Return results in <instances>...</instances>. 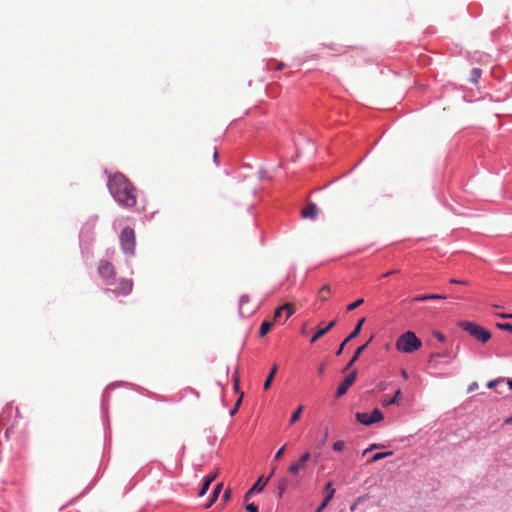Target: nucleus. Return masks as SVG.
<instances>
[{
    "mask_svg": "<svg viewBox=\"0 0 512 512\" xmlns=\"http://www.w3.org/2000/svg\"><path fill=\"white\" fill-rule=\"evenodd\" d=\"M286 487H287V483H286V480H282L279 485H278V494H279V497L281 498L286 490Z\"/></svg>",
    "mask_w": 512,
    "mask_h": 512,
    "instance_id": "nucleus-30",
    "label": "nucleus"
},
{
    "mask_svg": "<svg viewBox=\"0 0 512 512\" xmlns=\"http://www.w3.org/2000/svg\"><path fill=\"white\" fill-rule=\"evenodd\" d=\"M373 337H371L369 340H367V342L365 344H367V346L369 345V343L372 341Z\"/></svg>",
    "mask_w": 512,
    "mask_h": 512,
    "instance_id": "nucleus-57",
    "label": "nucleus"
},
{
    "mask_svg": "<svg viewBox=\"0 0 512 512\" xmlns=\"http://www.w3.org/2000/svg\"><path fill=\"white\" fill-rule=\"evenodd\" d=\"M284 451H285V445H284V446H282V447H281V448H280V449L275 453L274 459H275V460H279V459L282 457V455H283Z\"/></svg>",
    "mask_w": 512,
    "mask_h": 512,
    "instance_id": "nucleus-37",
    "label": "nucleus"
},
{
    "mask_svg": "<svg viewBox=\"0 0 512 512\" xmlns=\"http://www.w3.org/2000/svg\"><path fill=\"white\" fill-rule=\"evenodd\" d=\"M446 296L442 294H424V295H418V301H425V300H431V299H445Z\"/></svg>",
    "mask_w": 512,
    "mask_h": 512,
    "instance_id": "nucleus-22",
    "label": "nucleus"
},
{
    "mask_svg": "<svg viewBox=\"0 0 512 512\" xmlns=\"http://www.w3.org/2000/svg\"><path fill=\"white\" fill-rule=\"evenodd\" d=\"M231 496V490L228 488L223 495V501L227 502L230 499Z\"/></svg>",
    "mask_w": 512,
    "mask_h": 512,
    "instance_id": "nucleus-40",
    "label": "nucleus"
},
{
    "mask_svg": "<svg viewBox=\"0 0 512 512\" xmlns=\"http://www.w3.org/2000/svg\"><path fill=\"white\" fill-rule=\"evenodd\" d=\"M305 468H306V465L304 463H302L300 460H298L289 466L288 472L292 475H298Z\"/></svg>",
    "mask_w": 512,
    "mask_h": 512,
    "instance_id": "nucleus-16",
    "label": "nucleus"
},
{
    "mask_svg": "<svg viewBox=\"0 0 512 512\" xmlns=\"http://www.w3.org/2000/svg\"><path fill=\"white\" fill-rule=\"evenodd\" d=\"M283 67H284V64H283V63H279V64L277 65L276 69H277V70H281V69H283Z\"/></svg>",
    "mask_w": 512,
    "mask_h": 512,
    "instance_id": "nucleus-52",
    "label": "nucleus"
},
{
    "mask_svg": "<svg viewBox=\"0 0 512 512\" xmlns=\"http://www.w3.org/2000/svg\"><path fill=\"white\" fill-rule=\"evenodd\" d=\"M246 510L249 512H258V507L254 503H249L246 505Z\"/></svg>",
    "mask_w": 512,
    "mask_h": 512,
    "instance_id": "nucleus-35",
    "label": "nucleus"
},
{
    "mask_svg": "<svg viewBox=\"0 0 512 512\" xmlns=\"http://www.w3.org/2000/svg\"><path fill=\"white\" fill-rule=\"evenodd\" d=\"M500 317L504 318V319H512V314H501Z\"/></svg>",
    "mask_w": 512,
    "mask_h": 512,
    "instance_id": "nucleus-48",
    "label": "nucleus"
},
{
    "mask_svg": "<svg viewBox=\"0 0 512 512\" xmlns=\"http://www.w3.org/2000/svg\"><path fill=\"white\" fill-rule=\"evenodd\" d=\"M235 388L238 389L239 378L237 375L234 377Z\"/></svg>",
    "mask_w": 512,
    "mask_h": 512,
    "instance_id": "nucleus-51",
    "label": "nucleus"
},
{
    "mask_svg": "<svg viewBox=\"0 0 512 512\" xmlns=\"http://www.w3.org/2000/svg\"><path fill=\"white\" fill-rule=\"evenodd\" d=\"M454 358L455 355L450 350L433 353L429 358L428 365L430 369L438 370L441 368V365L450 364Z\"/></svg>",
    "mask_w": 512,
    "mask_h": 512,
    "instance_id": "nucleus-5",
    "label": "nucleus"
},
{
    "mask_svg": "<svg viewBox=\"0 0 512 512\" xmlns=\"http://www.w3.org/2000/svg\"><path fill=\"white\" fill-rule=\"evenodd\" d=\"M222 489H223V483L222 482L218 483L215 486V488L213 490V493H212V495H211V497L209 499V502L205 506L206 508L211 507L213 505V503L216 502V500H217V498H218V496H219V494H220Z\"/></svg>",
    "mask_w": 512,
    "mask_h": 512,
    "instance_id": "nucleus-17",
    "label": "nucleus"
},
{
    "mask_svg": "<svg viewBox=\"0 0 512 512\" xmlns=\"http://www.w3.org/2000/svg\"><path fill=\"white\" fill-rule=\"evenodd\" d=\"M325 491L327 492V495H326V497L324 499H322V503L316 509L315 512H322L328 506V504L331 501V499L334 497L335 489L332 487V482L331 481L326 484Z\"/></svg>",
    "mask_w": 512,
    "mask_h": 512,
    "instance_id": "nucleus-11",
    "label": "nucleus"
},
{
    "mask_svg": "<svg viewBox=\"0 0 512 512\" xmlns=\"http://www.w3.org/2000/svg\"><path fill=\"white\" fill-rule=\"evenodd\" d=\"M400 394H401L400 390H397L393 397H390V399H384L382 401V406L386 407V406H390L392 404H396Z\"/></svg>",
    "mask_w": 512,
    "mask_h": 512,
    "instance_id": "nucleus-23",
    "label": "nucleus"
},
{
    "mask_svg": "<svg viewBox=\"0 0 512 512\" xmlns=\"http://www.w3.org/2000/svg\"><path fill=\"white\" fill-rule=\"evenodd\" d=\"M268 479H264L263 476H261L256 483L245 493L244 500L247 502L251 498V496L254 493H259L263 490L265 485L267 484Z\"/></svg>",
    "mask_w": 512,
    "mask_h": 512,
    "instance_id": "nucleus-10",
    "label": "nucleus"
},
{
    "mask_svg": "<svg viewBox=\"0 0 512 512\" xmlns=\"http://www.w3.org/2000/svg\"><path fill=\"white\" fill-rule=\"evenodd\" d=\"M417 63H418V65L425 64V59L422 56H418Z\"/></svg>",
    "mask_w": 512,
    "mask_h": 512,
    "instance_id": "nucleus-44",
    "label": "nucleus"
},
{
    "mask_svg": "<svg viewBox=\"0 0 512 512\" xmlns=\"http://www.w3.org/2000/svg\"><path fill=\"white\" fill-rule=\"evenodd\" d=\"M422 346L421 340L418 339V349Z\"/></svg>",
    "mask_w": 512,
    "mask_h": 512,
    "instance_id": "nucleus-56",
    "label": "nucleus"
},
{
    "mask_svg": "<svg viewBox=\"0 0 512 512\" xmlns=\"http://www.w3.org/2000/svg\"><path fill=\"white\" fill-rule=\"evenodd\" d=\"M310 459V453L309 452H306L304 453L300 458L299 460L304 463L305 465L307 464L308 460Z\"/></svg>",
    "mask_w": 512,
    "mask_h": 512,
    "instance_id": "nucleus-38",
    "label": "nucleus"
},
{
    "mask_svg": "<svg viewBox=\"0 0 512 512\" xmlns=\"http://www.w3.org/2000/svg\"><path fill=\"white\" fill-rule=\"evenodd\" d=\"M392 455V452L391 451H388V452H378L376 454L373 455V457L371 458V460L369 461L370 463H374V462H377L381 459H384L388 456H391Z\"/></svg>",
    "mask_w": 512,
    "mask_h": 512,
    "instance_id": "nucleus-25",
    "label": "nucleus"
},
{
    "mask_svg": "<svg viewBox=\"0 0 512 512\" xmlns=\"http://www.w3.org/2000/svg\"><path fill=\"white\" fill-rule=\"evenodd\" d=\"M503 380L502 379H494V380H491L487 383V387L488 388H494L497 384L501 383Z\"/></svg>",
    "mask_w": 512,
    "mask_h": 512,
    "instance_id": "nucleus-34",
    "label": "nucleus"
},
{
    "mask_svg": "<svg viewBox=\"0 0 512 512\" xmlns=\"http://www.w3.org/2000/svg\"><path fill=\"white\" fill-rule=\"evenodd\" d=\"M481 77V70L479 68H473L471 70L470 80L472 83L476 84Z\"/></svg>",
    "mask_w": 512,
    "mask_h": 512,
    "instance_id": "nucleus-26",
    "label": "nucleus"
},
{
    "mask_svg": "<svg viewBox=\"0 0 512 512\" xmlns=\"http://www.w3.org/2000/svg\"><path fill=\"white\" fill-rule=\"evenodd\" d=\"M504 424L505 425H512V416L506 418L505 421H504Z\"/></svg>",
    "mask_w": 512,
    "mask_h": 512,
    "instance_id": "nucleus-45",
    "label": "nucleus"
},
{
    "mask_svg": "<svg viewBox=\"0 0 512 512\" xmlns=\"http://www.w3.org/2000/svg\"><path fill=\"white\" fill-rule=\"evenodd\" d=\"M277 370H278V365L274 364L264 382V385H263L264 390H268L271 387V384H272L273 379L277 373Z\"/></svg>",
    "mask_w": 512,
    "mask_h": 512,
    "instance_id": "nucleus-15",
    "label": "nucleus"
},
{
    "mask_svg": "<svg viewBox=\"0 0 512 512\" xmlns=\"http://www.w3.org/2000/svg\"><path fill=\"white\" fill-rule=\"evenodd\" d=\"M392 272H389V273H385L383 276L386 277L388 275H390Z\"/></svg>",
    "mask_w": 512,
    "mask_h": 512,
    "instance_id": "nucleus-58",
    "label": "nucleus"
},
{
    "mask_svg": "<svg viewBox=\"0 0 512 512\" xmlns=\"http://www.w3.org/2000/svg\"><path fill=\"white\" fill-rule=\"evenodd\" d=\"M459 326L482 343H486L491 338V333L489 330L473 322L462 321L459 323Z\"/></svg>",
    "mask_w": 512,
    "mask_h": 512,
    "instance_id": "nucleus-2",
    "label": "nucleus"
},
{
    "mask_svg": "<svg viewBox=\"0 0 512 512\" xmlns=\"http://www.w3.org/2000/svg\"><path fill=\"white\" fill-rule=\"evenodd\" d=\"M304 409V406L303 405H300L296 411L291 415V418H290V424L293 425L294 423H296L300 417H301V413Z\"/></svg>",
    "mask_w": 512,
    "mask_h": 512,
    "instance_id": "nucleus-24",
    "label": "nucleus"
},
{
    "mask_svg": "<svg viewBox=\"0 0 512 512\" xmlns=\"http://www.w3.org/2000/svg\"><path fill=\"white\" fill-rule=\"evenodd\" d=\"M451 283L465 284L466 282L463 280L451 279Z\"/></svg>",
    "mask_w": 512,
    "mask_h": 512,
    "instance_id": "nucleus-46",
    "label": "nucleus"
},
{
    "mask_svg": "<svg viewBox=\"0 0 512 512\" xmlns=\"http://www.w3.org/2000/svg\"><path fill=\"white\" fill-rule=\"evenodd\" d=\"M477 389H478V383L477 382H473V383H471L469 385L468 392L470 393V392H473V391H475Z\"/></svg>",
    "mask_w": 512,
    "mask_h": 512,
    "instance_id": "nucleus-41",
    "label": "nucleus"
},
{
    "mask_svg": "<svg viewBox=\"0 0 512 512\" xmlns=\"http://www.w3.org/2000/svg\"><path fill=\"white\" fill-rule=\"evenodd\" d=\"M326 439H327V432L325 433L324 438H321V441H322L321 444H324Z\"/></svg>",
    "mask_w": 512,
    "mask_h": 512,
    "instance_id": "nucleus-55",
    "label": "nucleus"
},
{
    "mask_svg": "<svg viewBox=\"0 0 512 512\" xmlns=\"http://www.w3.org/2000/svg\"><path fill=\"white\" fill-rule=\"evenodd\" d=\"M345 447V443L344 441H336L334 444H333V450L334 451H342Z\"/></svg>",
    "mask_w": 512,
    "mask_h": 512,
    "instance_id": "nucleus-31",
    "label": "nucleus"
},
{
    "mask_svg": "<svg viewBox=\"0 0 512 512\" xmlns=\"http://www.w3.org/2000/svg\"><path fill=\"white\" fill-rule=\"evenodd\" d=\"M434 336L440 341V342H444L445 340V337L442 333L440 332H434Z\"/></svg>",
    "mask_w": 512,
    "mask_h": 512,
    "instance_id": "nucleus-42",
    "label": "nucleus"
},
{
    "mask_svg": "<svg viewBox=\"0 0 512 512\" xmlns=\"http://www.w3.org/2000/svg\"><path fill=\"white\" fill-rule=\"evenodd\" d=\"M497 327L502 330H508L512 332V324L510 323H498Z\"/></svg>",
    "mask_w": 512,
    "mask_h": 512,
    "instance_id": "nucleus-32",
    "label": "nucleus"
},
{
    "mask_svg": "<svg viewBox=\"0 0 512 512\" xmlns=\"http://www.w3.org/2000/svg\"><path fill=\"white\" fill-rule=\"evenodd\" d=\"M507 384L509 388L512 390V379H508Z\"/></svg>",
    "mask_w": 512,
    "mask_h": 512,
    "instance_id": "nucleus-53",
    "label": "nucleus"
},
{
    "mask_svg": "<svg viewBox=\"0 0 512 512\" xmlns=\"http://www.w3.org/2000/svg\"><path fill=\"white\" fill-rule=\"evenodd\" d=\"M242 398H243V394H241L240 398L237 400L233 410L231 411V415H234L236 413V411L238 410V408L242 402Z\"/></svg>",
    "mask_w": 512,
    "mask_h": 512,
    "instance_id": "nucleus-36",
    "label": "nucleus"
},
{
    "mask_svg": "<svg viewBox=\"0 0 512 512\" xmlns=\"http://www.w3.org/2000/svg\"><path fill=\"white\" fill-rule=\"evenodd\" d=\"M98 273L106 285H112L116 272L113 265L105 260H101L98 266Z\"/></svg>",
    "mask_w": 512,
    "mask_h": 512,
    "instance_id": "nucleus-6",
    "label": "nucleus"
},
{
    "mask_svg": "<svg viewBox=\"0 0 512 512\" xmlns=\"http://www.w3.org/2000/svg\"><path fill=\"white\" fill-rule=\"evenodd\" d=\"M107 187L119 205L125 208L136 206L137 189L124 174L117 172L110 175Z\"/></svg>",
    "mask_w": 512,
    "mask_h": 512,
    "instance_id": "nucleus-1",
    "label": "nucleus"
},
{
    "mask_svg": "<svg viewBox=\"0 0 512 512\" xmlns=\"http://www.w3.org/2000/svg\"><path fill=\"white\" fill-rule=\"evenodd\" d=\"M355 417L361 424L366 426L371 425V419L368 413L357 412Z\"/></svg>",
    "mask_w": 512,
    "mask_h": 512,
    "instance_id": "nucleus-19",
    "label": "nucleus"
},
{
    "mask_svg": "<svg viewBox=\"0 0 512 512\" xmlns=\"http://www.w3.org/2000/svg\"><path fill=\"white\" fill-rule=\"evenodd\" d=\"M213 159L214 161L217 163V159H218V152L216 149H214V152H213Z\"/></svg>",
    "mask_w": 512,
    "mask_h": 512,
    "instance_id": "nucleus-50",
    "label": "nucleus"
},
{
    "mask_svg": "<svg viewBox=\"0 0 512 512\" xmlns=\"http://www.w3.org/2000/svg\"><path fill=\"white\" fill-rule=\"evenodd\" d=\"M401 375L404 379H408V374H407V371L405 369H402L401 370Z\"/></svg>",
    "mask_w": 512,
    "mask_h": 512,
    "instance_id": "nucleus-47",
    "label": "nucleus"
},
{
    "mask_svg": "<svg viewBox=\"0 0 512 512\" xmlns=\"http://www.w3.org/2000/svg\"><path fill=\"white\" fill-rule=\"evenodd\" d=\"M133 288V282L130 279L122 278L119 280L118 285L115 289L111 290L117 295H128ZM107 291H110L109 289Z\"/></svg>",
    "mask_w": 512,
    "mask_h": 512,
    "instance_id": "nucleus-8",
    "label": "nucleus"
},
{
    "mask_svg": "<svg viewBox=\"0 0 512 512\" xmlns=\"http://www.w3.org/2000/svg\"><path fill=\"white\" fill-rule=\"evenodd\" d=\"M317 214L318 208L314 203H308L301 211V215L305 219H315Z\"/></svg>",
    "mask_w": 512,
    "mask_h": 512,
    "instance_id": "nucleus-12",
    "label": "nucleus"
},
{
    "mask_svg": "<svg viewBox=\"0 0 512 512\" xmlns=\"http://www.w3.org/2000/svg\"><path fill=\"white\" fill-rule=\"evenodd\" d=\"M369 415H370L369 418L371 419V424H374V423H377V422H380L381 420H383V414L378 408H375Z\"/></svg>",
    "mask_w": 512,
    "mask_h": 512,
    "instance_id": "nucleus-21",
    "label": "nucleus"
},
{
    "mask_svg": "<svg viewBox=\"0 0 512 512\" xmlns=\"http://www.w3.org/2000/svg\"><path fill=\"white\" fill-rule=\"evenodd\" d=\"M324 372H325V367H324V365H321V366L319 367V369H318V373H319L320 375H322V374H324Z\"/></svg>",
    "mask_w": 512,
    "mask_h": 512,
    "instance_id": "nucleus-49",
    "label": "nucleus"
},
{
    "mask_svg": "<svg viewBox=\"0 0 512 512\" xmlns=\"http://www.w3.org/2000/svg\"><path fill=\"white\" fill-rule=\"evenodd\" d=\"M336 325V320H332L325 328L319 329L311 338L310 342L315 343L319 338L323 337Z\"/></svg>",
    "mask_w": 512,
    "mask_h": 512,
    "instance_id": "nucleus-13",
    "label": "nucleus"
},
{
    "mask_svg": "<svg viewBox=\"0 0 512 512\" xmlns=\"http://www.w3.org/2000/svg\"><path fill=\"white\" fill-rule=\"evenodd\" d=\"M396 349L403 353L413 352L416 349V334L412 331L402 334L396 342Z\"/></svg>",
    "mask_w": 512,
    "mask_h": 512,
    "instance_id": "nucleus-4",
    "label": "nucleus"
},
{
    "mask_svg": "<svg viewBox=\"0 0 512 512\" xmlns=\"http://www.w3.org/2000/svg\"><path fill=\"white\" fill-rule=\"evenodd\" d=\"M364 302V299H358L356 301H354L353 303H350L347 307H346V310L349 312V311H353L354 309L358 308L360 305H362Z\"/></svg>",
    "mask_w": 512,
    "mask_h": 512,
    "instance_id": "nucleus-28",
    "label": "nucleus"
},
{
    "mask_svg": "<svg viewBox=\"0 0 512 512\" xmlns=\"http://www.w3.org/2000/svg\"><path fill=\"white\" fill-rule=\"evenodd\" d=\"M356 378H357V371L354 370L352 371L350 374H348L345 379L343 380V382L338 386L337 388V391H336V397H341L343 396L347 390L354 384V382L356 381Z\"/></svg>",
    "mask_w": 512,
    "mask_h": 512,
    "instance_id": "nucleus-7",
    "label": "nucleus"
},
{
    "mask_svg": "<svg viewBox=\"0 0 512 512\" xmlns=\"http://www.w3.org/2000/svg\"><path fill=\"white\" fill-rule=\"evenodd\" d=\"M375 448H377V446H376L375 444H372L368 449H366V450L363 452V455H365L367 452H369V451H371V450H373V449H375Z\"/></svg>",
    "mask_w": 512,
    "mask_h": 512,
    "instance_id": "nucleus-43",
    "label": "nucleus"
},
{
    "mask_svg": "<svg viewBox=\"0 0 512 512\" xmlns=\"http://www.w3.org/2000/svg\"><path fill=\"white\" fill-rule=\"evenodd\" d=\"M210 485H211V483L208 480L204 479L202 488L200 489L198 496L203 497L206 494V492L208 491Z\"/></svg>",
    "mask_w": 512,
    "mask_h": 512,
    "instance_id": "nucleus-29",
    "label": "nucleus"
},
{
    "mask_svg": "<svg viewBox=\"0 0 512 512\" xmlns=\"http://www.w3.org/2000/svg\"><path fill=\"white\" fill-rule=\"evenodd\" d=\"M331 293H332V289H331L330 285L325 284V285H323V286L320 288V290H319V292H318V296H319V298H320L322 301H324V302H325V301H327V300H328L329 295H330Z\"/></svg>",
    "mask_w": 512,
    "mask_h": 512,
    "instance_id": "nucleus-18",
    "label": "nucleus"
},
{
    "mask_svg": "<svg viewBox=\"0 0 512 512\" xmlns=\"http://www.w3.org/2000/svg\"><path fill=\"white\" fill-rule=\"evenodd\" d=\"M272 322L270 321H264L262 322L261 326H260V329H259V336L260 337H264L266 336L269 331L271 330L272 328Z\"/></svg>",
    "mask_w": 512,
    "mask_h": 512,
    "instance_id": "nucleus-20",
    "label": "nucleus"
},
{
    "mask_svg": "<svg viewBox=\"0 0 512 512\" xmlns=\"http://www.w3.org/2000/svg\"><path fill=\"white\" fill-rule=\"evenodd\" d=\"M120 244L123 252L127 255H133L135 252V232L132 228L126 227L120 233Z\"/></svg>",
    "mask_w": 512,
    "mask_h": 512,
    "instance_id": "nucleus-3",
    "label": "nucleus"
},
{
    "mask_svg": "<svg viewBox=\"0 0 512 512\" xmlns=\"http://www.w3.org/2000/svg\"><path fill=\"white\" fill-rule=\"evenodd\" d=\"M282 308L284 311H286V319H288L295 312L294 306L290 303H286V304L282 305Z\"/></svg>",
    "mask_w": 512,
    "mask_h": 512,
    "instance_id": "nucleus-27",
    "label": "nucleus"
},
{
    "mask_svg": "<svg viewBox=\"0 0 512 512\" xmlns=\"http://www.w3.org/2000/svg\"><path fill=\"white\" fill-rule=\"evenodd\" d=\"M366 348H367V344H364V345H362V346L357 348V350L355 351L353 357L351 358V360L345 366V368L343 370L344 372L348 371L353 366V364L359 359L360 355L362 354V352Z\"/></svg>",
    "mask_w": 512,
    "mask_h": 512,
    "instance_id": "nucleus-14",
    "label": "nucleus"
},
{
    "mask_svg": "<svg viewBox=\"0 0 512 512\" xmlns=\"http://www.w3.org/2000/svg\"><path fill=\"white\" fill-rule=\"evenodd\" d=\"M283 311H284V310H283L282 306H279V307L275 310V312H274V320H277L278 318H280V316H281V314H282V312H283Z\"/></svg>",
    "mask_w": 512,
    "mask_h": 512,
    "instance_id": "nucleus-39",
    "label": "nucleus"
},
{
    "mask_svg": "<svg viewBox=\"0 0 512 512\" xmlns=\"http://www.w3.org/2000/svg\"><path fill=\"white\" fill-rule=\"evenodd\" d=\"M364 322H365V318H362V319H360L358 321V323L356 324L354 330L350 333V335L339 346L338 350L336 351V355L337 356H340L343 353L344 347H345V345L349 341H351L352 339L356 338L360 334Z\"/></svg>",
    "mask_w": 512,
    "mask_h": 512,
    "instance_id": "nucleus-9",
    "label": "nucleus"
},
{
    "mask_svg": "<svg viewBox=\"0 0 512 512\" xmlns=\"http://www.w3.org/2000/svg\"><path fill=\"white\" fill-rule=\"evenodd\" d=\"M326 439H327V432L325 433L324 438H321V441H322L321 444H324Z\"/></svg>",
    "mask_w": 512,
    "mask_h": 512,
    "instance_id": "nucleus-54",
    "label": "nucleus"
},
{
    "mask_svg": "<svg viewBox=\"0 0 512 512\" xmlns=\"http://www.w3.org/2000/svg\"><path fill=\"white\" fill-rule=\"evenodd\" d=\"M218 473H219V469H217L215 472L207 475L205 477V479L208 480L210 483H212L216 479V477L218 476Z\"/></svg>",
    "mask_w": 512,
    "mask_h": 512,
    "instance_id": "nucleus-33",
    "label": "nucleus"
}]
</instances>
